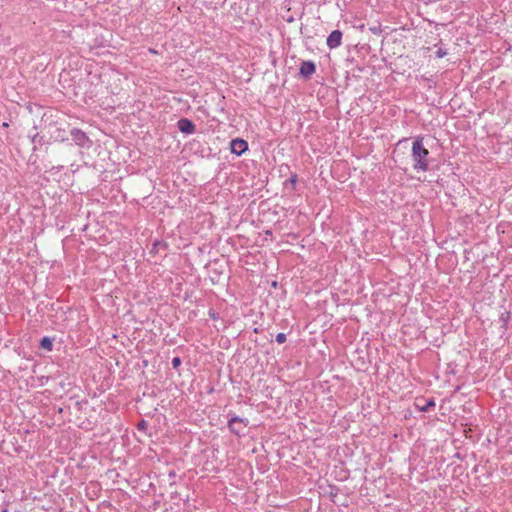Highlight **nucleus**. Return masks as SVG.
I'll return each mask as SVG.
<instances>
[{"label":"nucleus","mask_w":512,"mask_h":512,"mask_svg":"<svg viewBox=\"0 0 512 512\" xmlns=\"http://www.w3.org/2000/svg\"><path fill=\"white\" fill-rule=\"evenodd\" d=\"M43 136H40L38 133H35L32 137H31V142L33 144H40L42 145L43 144Z\"/></svg>","instance_id":"nucleus-13"},{"label":"nucleus","mask_w":512,"mask_h":512,"mask_svg":"<svg viewBox=\"0 0 512 512\" xmlns=\"http://www.w3.org/2000/svg\"><path fill=\"white\" fill-rule=\"evenodd\" d=\"M435 405H436V403H435V400L433 398H429V399L425 400V404L424 405L416 404L418 409L420 411H422V412L430 411L431 409H433L435 407Z\"/></svg>","instance_id":"nucleus-8"},{"label":"nucleus","mask_w":512,"mask_h":512,"mask_svg":"<svg viewBox=\"0 0 512 512\" xmlns=\"http://www.w3.org/2000/svg\"><path fill=\"white\" fill-rule=\"evenodd\" d=\"M231 152L237 156H241L248 150V143L244 139L235 138L230 142Z\"/></svg>","instance_id":"nucleus-5"},{"label":"nucleus","mask_w":512,"mask_h":512,"mask_svg":"<svg viewBox=\"0 0 512 512\" xmlns=\"http://www.w3.org/2000/svg\"><path fill=\"white\" fill-rule=\"evenodd\" d=\"M435 55L437 58H443L444 56L447 55V50L439 47L438 50L436 51Z\"/></svg>","instance_id":"nucleus-16"},{"label":"nucleus","mask_w":512,"mask_h":512,"mask_svg":"<svg viewBox=\"0 0 512 512\" xmlns=\"http://www.w3.org/2000/svg\"><path fill=\"white\" fill-rule=\"evenodd\" d=\"M342 32L340 30H333L327 37L326 44L330 49L339 47L342 43Z\"/></svg>","instance_id":"nucleus-7"},{"label":"nucleus","mask_w":512,"mask_h":512,"mask_svg":"<svg viewBox=\"0 0 512 512\" xmlns=\"http://www.w3.org/2000/svg\"><path fill=\"white\" fill-rule=\"evenodd\" d=\"M298 182V175L296 173H292L291 176L284 182V186L291 185L292 190H295L296 184Z\"/></svg>","instance_id":"nucleus-12"},{"label":"nucleus","mask_w":512,"mask_h":512,"mask_svg":"<svg viewBox=\"0 0 512 512\" xmlns=\"http://www.w3.org/2000/svg\"><path fill=\"white\" fill-rule=\"evenodd\" d=\"M286 339H287V337H286V334H285V333H282V332H281V333H278V334L276 335V342H277V343H279V344H283V343H285V342H286Z\"/></svg>","instance_id":"nucleus-15"},{"label":"nucleus","mask_w":512,"mask_h":512,"mask_svg":"<svg viewBox=\"0 0 512 512\" xmlns=\"http://www.w3.org/2000/svg\"><path fill=\"white\" fill-rule=\"evenodd\" d=\"M72 140L74 143L80 147H89L91 145V141L89 140L86 133L80 129L73 128L70 132Z\"/></svg>","instance_id":"nucleus-3"},{"label":"nucleus","mask_w":512,"mask_h":512,"mask_svg":"<svg viewBox=\"0 0 512 512\" xmlns=\"http://www.w3.org/2000/svg\"><path fill=\"white\" fill-rule=\"evenodd\" d=\"M316 72V64L311 60L301 62L299 75L304 79H309Z\"/></svg>","instance_id":"nucleus-4"},{"label":"nucleus","mask_w":512,"mask_h":512,"mask_svg":"<svg viewBox=\"0 0 512 512\" xmlns=\"http://www.w3.org/2000/svg\"><path fill=\"white\" fill-rule=\"evenodd\" d=\"M208 315L213 320L219 319V314L214 309H209Z\"/></svg>","instance_id":"nucleus-18"},{"label":"nucleus","mask_w":512,"mask_h":512,"mask_svg":"<svg viewBox=\"0 0 512 512\" xmlns=\"http://www.w3.org/2000/svg\"><path fill=\"white\" fill-rule=\"evenodd\" d=\"M177 128L183 134H193L196 131V125L188 118H180L177 122Z\"/></svg>","instance_id":"nucleus-6"},{"label":"nucleus","mask_w":512,"mask_h":512,"mask_svg":"<svg viewBox=\"0 0 512 512\" xmlns=\"http://www.w3.org/2000/svg\"><path fill=\"white\" fill-rule=\"evenodd\" d=\"M175 476V472L174 471H170L169 472V477H174Z\"/></svg>","instance_id":"nucleus-21"},{"label":"nucleus","mask_w":512,"mask_h":512,"mask_svg":"<svg viewBox=\"0 0 512 512\" xmlns=\"http://www.w3.org/2000/svg\"><path fill=\"white\" fill-rule=\"evenodd\" d=\"M148 427V423L147 421L145 420H141L138 424H137V429L138 430H141V431H146Z\"/></svg>","instance_id":"nucleus-17"},{"label":"nucleus","mask_w":512,"mask_h":512,"mask_svg":"<svg viewBox=\"0 0 512 512\" xmlns=\"http://www.w3.org/2000/svg\"><path fill=\"white\" fill-rule=\"evenodd\" d=\"M168 248V244L164 241H160V240H156L153 245H152V248L150 250V253L151 254H156L158 253V251L160 249H163V250H166Z\"/></svg>","instance_id":"nucleus-9"},{"label":"nucleus","mask_w":512,"mask_h":512,"mask_svg":"<svg viewBox=\"0 0 512 512\" xmlns=\"http://www.w3.org/2000/svg\"><path fill=\"white\" fill-rule=\"evenodd\" d=\"M424 138L417 136L412 143L411 157L413 160V168L417 171H429V150L423 144Z\"/></svg>","instance_id":"nucleus-1"},{"label":"nucleus","mask_w":512,"mask_h":512,"mask_svg":"<svg viewBox=\"0 0 512 512\" xmlns=\"http://www.w3.org/2000/svg\"><path fill=\"white\" fill-rule=\"evenodd\" d=\"M370 31L373 33V34H380L381 33V28L380 27H371L370 28Z\"/></svg>","instance_id":"nucleus-19"},{"label":"nucleus","mask_w":512,"mask_h":512,"mask_svg":"<svg viewBox=\"0 0 512 512\" xmlns=\"http://www.w3.org/2000/svg\"><path fill=\"white\" fill-rule=\"evenodd\" d=\"M40 347L47 350V351H52L53 349V339L48 337V336H45L43 337L41 340H40Z\"/></svg>","instance_id":"nucleus-10"},{"label":"nucleus","mask_w":512,"mask_h":512,"mask_svg":"<svg viewBox=\"0 0 512 512\" xmlns=\"http://www.w3.org/2000/svg\"><path fill=\"white\" fill-rule=\"evenodd\" d=\"M181 363H182V360L180 357H174L171 361V364H172V368L173 369H178L180 366H181Z\"/></svg>","instance_id":"nucleus-14"},{"label":"nucleus","mask_w":512,"mask_h":512,"mask_svg":"<svg viewBox=\"0 0 512 512\" xmlns=\"http://www.w3.org/2000/svg\"><path fill=\"white\" fill-rule=\"evenodd\" d=\"M284 168H285L286 170H289V166H288V165H285V166H284ZM280 172H283V166H281V167H280Z\"/></svg>","instance_id":"nucleus-20"},{"label":"nucleus","mask_w":512,"mask_h":512,"mask_svg":"<svg viewBox=\"0 0 512 512\" xmlns=\"http://www.w3.org/2000/svg\"><path fill=\"white\" fill-rule=\"evenodd\" d=\"M510 312L509 311H506V312H503L501 315H500V321L502 323L501 325V328L504 330V331H507L508 329V323H509V320H510Z\"/></svg>","instance_id":"nucleus-11"},{"label":"nucleus","mask_w":512,"mask_h":512,"mask_svg":"<svg viewBox=\"0 0 512 512\" xmlns=\"http://www.w3.org/2000/svg\"><path fill=\"white\" fill-rule=\"evenodd\" d=\"M249 424V420L247 418H241L236 415H232L228 420V428L232 434L237 437L245 436V430Z\"/></svg>","instance_id":"nucleus-2"}]
</instances>
